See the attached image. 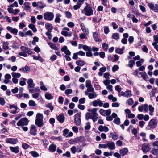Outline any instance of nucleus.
I'll use <instances>...</instances> for the list:
<instances>
[{"mask_svg":"<svg viewBox=\"0 0 158 158\" xmlns=\"http://www.w3.org/2000/svg\"><path fill=\"white\" fill-rule=\"evenodd\" d=\"M5 140L6 143L12 144H16L18 142L17 139L13 138H7Z\"/></svg>","mask_w":158,"mask_h":158,"instance_id":"obj_9","label":"nucleus"},{"mask_svg":"<svg viewBox=\"0 0 158 158\" xmlns=\"http://www.w3.org/2000/svg\"><path fill=\"white\" fill-rule=\"evenodd\" d=\"M87 89L86 91L85 92H87L89 93V92H94V89L92 85L91 86L89 87L88 88H87Z\"/></svg>","mask_w":158,"mask_h":158,"instance_id":"obj_50","label":"nucleus"},{"mask_svg":"<svg viewBox=\"0 0 158 158\" xmlns=\"http://www.w3.org/2000/svg\"><path fill=\"white\" fill-rule=\"evenodd\" d=\"M148 6L154 12H158V9L155 7L153 4L151 3H149L148 4Z\"/></svg>","mask_w":158,"mask_h":158,"instance_id":"obj_26","label":"nucleus"},{"mask_svg":"<svg viewBox=\"0 0 158 158\" xmlns=\"http://www.w3.org/2000/svg\"><path fill=\"white\" fill-rule=\"evenodd\" d=\"M92 104L94 106L96 107L98 105L99 106L101 107L102 106L103 103L102 101L98 99L92 102Z\"/></svg>","mask_w":158,"mask_h":158,"instance_id":"obj_10","label":"nucleus"},{"mask_svg":"<svg viewBox=\"0 0 158 158\" xmlns=\"http://www.w3.org/2000/svg\"><path fill=\"white\" fill-rule=\"evenodd\" d=\"M98 130L100 132H107L109 131V129L107 127L102 125H100L98 127Z\"/></svg>","mask_w":158,"mask_h":158,"instance_id":"obj_15","label":"nucleus"},{"mask_svg":"<svg viewBox=\"0 0 158 158\" xmlns=\"http://www.w3.org/2000/svg\"><path fill=\"white\" fill-rule=\"evenodd\" d=\"M151 152L152 154L154 155H158V149H152L151 151Z\"/></svg>","mask_w":158,"mask_h":158,"instance_id":"obj_41","label":"nucleus"},{"mask_svg":"<svg viewBox=\"0 0 158 158\" xmlns=\"http://www.w3.org/2000/svg\"><path fill=\"white\" fill-rule=\"evenodd\" d=\"M43 116L42 114L40 113H38L36 115L35 120H43Z\"/></svg>","mask_w":158,"mask_h":158,"instance_id":"obj_32","label":"nucleus"},{"mask_svg":"<svg viewBox=\"0 0 158 158\" xmlns=\"http://www.w3.org/2000/svg\"><path fill=\"white\" fill-rule=\"evenodd\" d=\"M152 145L154 147L158 148V141H156L153 142Z\"/></svg>","mask_w":158,"mask_h":158,"instance_id":"obj_64","label":"nucleus"},{"mask_svg":"<svg viewBox=\"0 0 158 158\" xmlns=\"http://www.w3.org/2000/svg\"><path fill=\"white\" fill-rule=\"evenodd\" d=\"M27 83L28 85V88H33L35 86V85L33 83L32 79L30 78L28 80Z\"/></svg>","mask_w":158,"mask_h":158,"instance_id":"obj_17","label":"nucleus"},{"mask_svg":"<svg viewBox=\"0 0 158 158\" xmlns=\"http://www.w3.org/2000/svg\"><path fill=\"white\" fill-rule=\"evenodd\" d=\"M145 124V122L143 121H139V125L140 127L142 128L143 127Z\"/></svg>","mask_w":158,"mask_h":158,"instance_id":"obj_57","label":"nucleus"},{"mask_svg":"<svg viewBox=\"0 0 158 158\" xmlns=\"http://www.w3.org/2000/svg\"><path fill=\"white\" fill-rule=\"evenodd\" d=\"M149 110L150 111L149 114L150 115H153V112L154 111V108L151 105L148 106Z\"/></svg>","mask_w":158,"mask_h":158,"instance_id":"obj_37","label":"nucleus"},{"mask_svg":"<svg viewBox=\"0 0 158 158\" xmlns=\"http://www.w3.org/2000/svg\"><path fill=\"white\" fill-rule=\"evenodd\" d=\"M28 104L31 107H35L36 105L35 101L33 100H30L29 101Z\"/></svg>","mask_w":158,"mask_h":158,"instance_id":"obj_45","label":"nucleus"},{"mask_svg":"<svg viewBox=\"0 0 158 158\" xmlns=\"http://www.w3.org/2000/svg\"><path fill=\"white\" fill-rule=\"evenodd\" d=\"M21 49L24 52H25L28 53L29 54L32 53V52L30 50V49L27 48L22 46L21 47Z\"/></svg>","mask_w":158,"mask_h":158,"instance_id":"obj_25","label":"nucleus"},{"mask_svg":"<svg viewBox=\"0 0 158 158\" xmlns=\"http://www.w3.org/2000/svg\"><path fill=\"white\" fill-rule=\"evenodd\" d=\"M92 92L88 93L87 92H85V94L88 95L89 98L90 99L95 98L97 96V94L94 92Z\"/></svg>","mask_w":158,"mask_h":158,"instance_id":"obj_11","label":"nucleus"},{"mask_svg":"<svg viewBox=\"0 0 158 158\" xmlns=\"http://www.w3.org/2000/svg\"><path fill=\"white\" fill-rule=\"evenodd\" d=\"M61 17V15L59 13H57L56 15V16L55 19V21L56 23H60V17Z\"/></svg>","mask_w":158,"mask_h":158,"instance_id":"obj_31","label":"nucleus"},{"mask_svg":"<svg viewBox=\"0 0 158 158\" xmlns=\"http://www.w3.org/2000/svg\"><path fill=\"white\" fill-rule=\"evenodd\" d=\"M45 27L48 29V31L52 32L53 29L52 25L50 23H46L45 24Z\"/></svg>","mask_w":158,"mask_h":158,"instance_id":"obj_30","label":"nucleus"},{"mask_svg":"<svg viewBox=\"0 0 158 158\" xmlns=\"http://www.w3.org/2000/svg\"><path fill=\"white\" fill-rule=\"evenodd\" d=\"M135 61L133 60H131L129 61L128 66L131 68H132L133 64H135Z\"/></svg>","mask_w":158,"mask_h":158,"instance_id":"obj_58","label":"nucleus"},{"mask_svg":"<svg viewBox=\"0 0 158 158\" xmlns=\"http://www.w3.org/2000/svg\"><path fill=\"white\" fill-rule=\"evenodd\" d=\"M140 74L141 75L142 78L145 80L147 81L148 79V77L145 72L140 73Z\"/></svg>","mask_w":158,"mask_h":158,"instance_id":"obj_43","label":"nucleus"},{"mask_svg":"<svg viewBox=\"0 0 158 158\" xmlns=\"http://www.w3.org/2000/svg\"><path fill=\"white\" fill-rule=\"evenodd\" d=\"M93 10L92 8L90 5L86 3V6L82 10L81 12L85 15L90 16L93 15Z\"/></svg>","mask_w":158,"mask_h":158,"instance_id":"obj_1","label":"nucleus"},{"mask_svg":"<svg viewBox=\"0 0 158 158\" xmlns=\"http://www.w3.org/2000/svg\"><path fill=\"white\" fill-rule=\"evenodd\" d=\"M118 95L119 97L122 96L127 98H129L132 96V94L131 91L127 90L125 92H121L118 94Z\"/></svg>","mask_w":158,"mask_h":158,"instance_id":"obj_7","label":"nucleus"},{"mask_svg":"<svg viewBox=\"0 0 158 158\" xmlns=\"http://www.w3.org/2000/svg\"><path fill=\"white\" fill-rule=\"evenodd\" d=\"M81 113H77L74 116V123L77 126H79L81 124V120L80 117Z\"/></svg>","mask_w":158,"mask_h":158,"instance_id":"obj_5","label":"nucleus"},{"mask_svg":"<svg viewBox=\"0 0 158 158\" xmlns=\"http://www.w3.org/2000/svg\"><path fill=\"white\" fill-rule=\"evenodd\" d=\"M30 3L29 2H25L24 3V6L25 9L26 10H29L31 9V7L29 6Z\"/></svg>","mask_w":158,"mask_h":158,"instance_id":"obj_44","label":"nucleus"},{"mask_svg":"<svg viewBox=\"0 0 158 158\" xmlns=\"http://www.w3.org/2000/svg\"><path fill=\"white\" fill-rule=\"evenodd\" d=\"M61 51L64 53L65 54L68 55H71V52L68 49L67 47L66 46H64L61 49Z\"/></svg>","mask_w":158,"mask_h":158,"instance_id":"obj_18","label":"nucleus"},{"mask_svg":"<svg viewBox=\"0 0 158 158\" xmlns=\"http://www.w3.org/2000/svg\"><path fill=\"white\" fill-rule=\"evenodd\" d=\"M29 121L26 118L20 119L17 123V125L20 126L23 125H27Z\"/></svg>","mask_w":158,"mask_h":158,"instance_id":"obj_4","label":"nucleus"},{"mask_svg":"<svg viewBox=\"0 0 158 158\" xmlns=\"http://www.w3.org/2000/svg\"><path fill=\"white\" fill-rule=\"evenodd\" d=\"M76 64L79 66H83L84 64V62L82 61H77L76 62Z\"/></svg>","mask_w":158,"mask_h":158,"instance_id":"obj_54","label":"nucleus"},{"mask_svg":"<svg viewBox=\"0 0 158 158\" xmlns=\"http://www.w3.org/2000/svg\"><path fill=\"white\" fill-rule=\"evenodd\" d=\"M11 74L12 77L15 78H19L21 76V74L19 73L12 72Z\"/></svg>","mask_w":158,"mask_h":158,"instance_id":"obj_40","label":"nucleus"},{"mask_svg":"<svg viewBox=\"0 0 158 158\" xmlns=\"http://www.w3.org/2000/svg\"><path fill=\"white\" fill-rule=\"evenodd\" d=\"M98 108H93L91 109V118L93 122H96L98 119V114L97 113Z\"/></svg>","mask_w":158,"mask_h":158,"instance_id":"obj_2","label":"nucleus"},{"mask_svg":"<svg viewBox=\"0 0 158 158\" xmlns=\"http://www.w3.org/2000/svg\"><path fill=\"white\" fill-rule=\"evenodd\" d=\"M128 150L126 148H125L123 149L120 150L119 152L120 154L122 156H124L127 154L128 152Z\"/></svg>","mask_w":158,"mask_h":158,"instance_id":"obj_21","label":"nucleus"},{"mask_svg":"<svg viewBox=\"0 0 158 158\" xmlns=\"http://www.w3.org/2000/svg\"><path fill=\"white\" fill-rule=\"evenodd\" d=\"M29 91L31 93H34L35 92H40V90L36 88H29Z\"/></svg>","mask_w":158,"mask_h":158,"instance_id":"obj_36","label":"nucleus"},{"mask_svg":"<svg viewBox=\"0 0 158 158\" xmlns=\"http://www.w3.org/2000/svg\"><path fill=\"white\" fill-rule=\"evenodd\" d=\"M99 148H107V144H99Z\"/></svg>","mask_w":158,"mask_h":158,"instance_id":"obj_61","label":"nucleus"},{"mask_svg":"<svg viewBox=\"0 0 158 158\" xmlns=\"http://www.w3.org/2000/svg\"><path fill=\"white\" fill-rule=\"evenodd\" d=\"M28 27L30 29H31L35 33L37 32V29L34 24L32 23L28 25Z\"/></svg>","mask_w":158,"mask_h":158,"instance_id":"obj_28","label":"nucleus"},{"mask_svg":"<svg viewBox=\"0 0 158 158\" xmlns=\"http://www.w3.org/2000/svg\"><path fill=\"white\" fill-rule=\"evenodd\" d=\"M38 7L40 9H42L46 6V5L42 2H38Z\"/></svg>","mask_w":158,"mask_h":158,"instance_id":"obj_39","label":"nucleus"},{"mask_svg":"<svg viewBox=\"0 0 158 158\" xmlns=\"http://www.w3.org/2000/svg\"><path fill=\"white\" fill-rule=\"evenodd\" d=\"M112 38L115 40H118L119 38V35L118 33H114L112 35Z\"/></svg>","mask_w":158,"mask_h":158,"instance_id":"obj_42","label":"nucleus"},{"mask_svg":"<svg viewBox=\"0 0 158 158\" xmlns=\"http://www.w3.org/2000/svg\"><path fill=\"white\" fill-rule=\"evenodd\" d=\"M26 79L24 78H21L19 81V84L21 86H24L26 84Z\"/></svg>","mask_w":158,"mask_h":158,"instance_id":"obj_38","label":"nucleus"},{"mask_svg":"<svg viewBox=\"0 0 158 158\" xmlns=\"http://www.w3.org/2000/svg\"><path fill=\"white\" fill-rule=\"evenodd\" d=\"M83 49L85 51H91V47L88 46L87 45H84Z\"/></svg>","mask_w":158,"mask_h":158,"instance_id":"obj_52","label":"nucleus"},{"mask_svg":"<svg viewBox=\"0 0 158 158\" xmlns=\"http://www.w3.org/2000/svg\"><path fill=\"white\" fill-rule=\"evenodd\" d=\"M35 123L39 127H41L44 125L43 120H35Z\"/></svg>","mask_w":158,"mask_h":158,"instance_id":"obj_33","label":"nucleus"},{"mask_svg":"<svg viewBox=\"0 0 158 158\" xmlns=\"http://www.w3.org/2000/svg\"><path fill=\"white\" fill-rule=\"evenodd\" d=\"M6 29L9 32L15 35H16L18 31L17 29L15 28H13L10 26L7 27Z\"/></svg>","mask_w":158,"mask_h":158,"instance_id":"obj_14","label":"nucleus"},{"mask_svg":"<svg viewBox=\"0 0 158 158\" xmlns=\"http://www.w3.org/2000/svg\"><path fill=\"white\" fill-rule=\"evenodd\" d=\"M56 149V146L54 144H52L49 147V150L52 152H55Z\"/></svg>","mask_w":158,"mask_h":158,"instance_id":"obj_34","label":"nucleus"},{"mask_svg":"<svg viewBox=\"0 0 158 158\" xmlns=\"http://www.w3.org/2000/svg\"><path fill=\"white\" fill-rule=\"evenodd\" d=\"M91 128L90 123L88 122L86 123V125L85 127V128L86 130H89Z\"/></svg>","mask_w":158,"mask_h":158,"instance_id":"obj_59","label":"nucleus"},{"mask_svg":"<svg viewBox=\"0 0 158 158\" xmlns=\"http://www.w3.org/2000/svg\"><path fill=\"white\" fill-rule=\"evenodd\" d=\"M110 137L112 138L114 140H115L118 139V136L117 134L114 132L111 133L110 134Z\"/></svg>","mask_w":158,"mask_h":158,"instance_id":"obj_22","label":"nucleus"},{"mask_svg":"<svg viewBox=\"0 0 158 158\" xmlns=\"http://www.w3.org/2000/svg\"><path fill=\"white\" fill-rule=\"evenodd\" d=\"M57 120L60 123H63L64 121L65 117L62 114H60L57 116Z\"/></svg>","mask_w":158,"mask_h":158,"instance_id":"obj_24","label":"nucleus"},{"mask_svg":"<svg viewBox=\"0 0 158 158\" xmlns=\"http://www.w3.org/2000/svg\"><path fill=\"white\" fill-rule=\"evenodd\" d=\"M37 132V130L36 127L34 125H31L30 131V133L32 135H36Z\"/></svg>","mask_w":158,"mask_h":158,"instance_id":"obj_12","label":"nucleus"},{"mask_svg":"<svg viewBox=\"0 0 158 158\" xmlns=\"http://www.w3.org/2000/svg\"><path fill=\"white\" fill-rule=\"evenodd\" d=\"M113 122L116 124L119 125L120 123V119L118 117H117L114 119Z\"/></svg>","mask_w":158,"mask_h":158,"instance_id":"obj_53","label":"nucleus"},{"mask_svg":"<svg viewBox=\"0 0 158 158\" xmlns=\"http://www.w3.org/2000/svg\"><path fill=\"white\" fill-rule=\"evenodd\" d=\"M157 125V122L155 119H152L151 120L149 123L148 126L151 128L154 129L156 127Z\"/></svg>","mask_w":158,"mask_h":158,"instance_id":"obj_8","label":"nucleus"},{"mask_svg":"<svg viewBox=\"0 0 158 158\" xmlns=\"http://www.w3.org/2000/svg\"><path fill=\"white\" fill-rule=\"evenodd\" d=\"M44 17L45 20L52 21L53 19L54 15L52 12H47L44 14Z\"/></svg>","mask_w":158,"mask_h":158,"instance_id":"obj_3","label":"nucleus"},{"mask_svg":"<svg viewBox=\"0 0 158 158\" xmlns=\"http://www.w3.org/2000/svg\"><path fill=\"white\" fill-rule=\"evenodd\" d=\"M134 103V101L132 98H129L126 102V103L129 105H132Z\"/></svg>","mask_w":158,"mask_h":158,"instance_id":"obj_47","label":"nucleus"},{"mask_svg":"<svg viewBox=\"0 0 158 158\" xmlns=\"http://www.w3.org/2000/svg\"><path fill=\"white\" fill-rule=\"evenodd\" d=\"M102 46L104 51H106L108 48V44L105 43L102 44Z\"/></svg>","mask_w":158,"mask_h":158,"instance_id":"obj_55","label":"nucleus"},{"mask_svg":"<svg viewBox=\"0 0 158 158\" xmlns=\"http://www.w3.org/2000/svg\"><path fill=\"white\" fill-rule=\"evenodd\" d=\"M119 67L118 65H115L113 66L112 68V71L113 72H115L118 69Z\"/></svg>","mask_w":158,"mask_h":158,"instance_id":"obj_62","label":"nucleus"},{"mask_svg":"<svg viewBox=\"0 0 158 158\" xmlns=\"http://www.w3.org/2000/svg\"><path fill=\"white\" fill-rule=\"evenodd\" d=\"M37 92V93L34 94H32V97L33 98H35V99H37L38 98V97L39 96V94L40 92Z\"/></svg>","mask_w":158,"mask_h":158,"instance_id":"obj_60","label":"nucleus"},{"mask_svg":"<svg viewBox=\"0 0 158 158\" xmlns=\"http://www.w3.org/2000/svg\"><path fill=\"white\" fill-rule=\"evenodd\" d=\"M93 37L94 40L96 42H101L102 40L99 37V35L97 32H93Z\"/></svg>","mask_w":158,"mask_h":158,"instance_id":"obj_13","label":"nucleus"},{"mask_svg":"<svg viewBox=\"0 0 158 158\" xmlns=\"http://www.w3.org/2000/svg\"><path fill=\"white\" fill-rule=\"evenodd\" d=\"M30 153L34 157H37L39 156L38 153L35 152L31 151Z\"/></svg>","mask_w":158,"mask_h":158,"instance_id":"obj_51","label":"nucleus"},{"mask_svg":"<svg viewBox=\"0 0 158 158\" xmlns=\"http://www.w3.org/2000/svg\"><path fill=\"white\" fill-rule=\"evenodd\" d=\"M45 98L48 100L51 99L53 98V96L50 94L46 93L45 94Z\"/></svg>","mask_w":158,"mask_h":158,"instance_id":"obj_49","label":"nucleus"},{"mask_svg":"<svg viewBox=\"0 0 158 158\" xmlns=\"http://www.w3.org/2000/svg\"><path fill=\"white\" fill-rule=\"evenodd\" d=\"M149 147L145 144H143L142 145V150L143 152L145 153H146L149 151L150 150Z\"/></svg>","mask_w":158,"mask_h":158,"instance_id":"obj_19","label":"nucleus"},{"mask_svg":"<svg viewBox=\"0 0 158 158\" xmlns=\"http://www.w3.org/2000/svg\"><path fill=\"white\" fill-rule=\"evenodd\" d=\"M10 149L12 152L15 153H17L19 152V148L18 146L10 147Z\"/></svg>","mask_w":158,"mask_h":158,"instance_id":"obj_23","label":"nucleus"},{"mask_svg":"<svg viewBox=\"0 0 158 158\" xmlns=\"http://www.w3.org/2000/svg\"><path fill=\"white\" fill-rule=\"evenodd\" d=\"M9 43L7 41L4 42L2 43L3 48L4 50H8L9 48L8 46Z\"/></svg>","mask_w":158,"mask_h":158,"instance_id":"obj_29","label":"nucleus"},{"mask_svg":"<svg viewBox=\"0 0 158 158\" xmlns=\"http://www.w3.org/2000/svg\"><path fill=\"white\" fill-rule=\"evenodd\" d=\"M91 113L88 112L86 113L85 114V119L86 120H88L89 119H91Z\"/></svg>","mask_w":158,"mask_h":158,"instance_id":"obj_56","label":"nucleus"},{"mask_svg":"<svg viewBox=\"0 0 158 158\" xmlns=\"http://www.w3.org/2000/svg\"><path fill=\"white\" fill-rule=\"evenodd\" d=\"M92 85L90 80H87L85 82V86L87 88H88L89 87L91 86Z\"/></svg>","mask_w":158,"mask_h":158,"instance_id":"obj_48","label":"nucleus"},{"mask_svg":"<svg viewBox=\"0 0 158 158\" xmlns=\"http://www.w3.org/2000/svg\"><path fill=\"white\" fill-rule=\"evenodd\" d=\"M45 106L47 108L50 109L51 112L54 109V107L50 103L46 105Z\"/></svg>","mask_w":158,"mask_h":158,"instance_id":"obj_46","label":"nucleus"},{"mask_svg":"<svg viewBox=\"0 0 158 158\" xmlns=\"http://www.w3.org/2000/svg\"><path fill=\"white\" fill-rule=\"evenodd\" d=\"M107 148L110 150H114L115 148V143L113 142H110L107 143Z\"/></svg>","mask_w":158,"mask_h":158,"instance_id":"obj_16","label":"nucleus"},{"mask_svg":"<svg viewBox=\"0 0 158 158\" xmlns=\"http://www.w3.org/2000/svg\"><path fill=\"white\" fill-rule=\"evenodd\" d=\"M30 70L29 67L28 66H25L24 67L20 68L19 69V71H21L25 73H27Z\"/></svg>","mask_w":158,"mask_h":158,"instance_id":"obj_20","label":"nucleus"},{"mask_svg":"<svg viewBox=\"0 0 158 158\" xmlns=\"http://www.w3.org/2000/svg\"><path fill=\"white\" fill-rule=\"evenodd\" d=\"M137 118L139 120H142L143 119L144 117V115L143 114H139L137 115Z\"/></svg>","mask_w":158,"mask_h":158,"instance_id":"obj_63","label":"nucleus"},{"mask_svg":"<svg viewBox=\"0 0 158 158\" xmlns=\"http://www.w3.org/2000/svg\"><path fill=\"white\" fill-rule=\"evenodd\" d=\"M81 28L83 32L85 34L88 35L89 33V31L88 29H86L84 26L81 25Z\"/></svg>","mask_w":158,"mask_h":158,"instance_id":"obj_35","label":"nucleus"},{"mask_svg":"<svg viewBox=\"0 0 158 158\" xmlns=\"http://www.w3.org/2000/svg\"><path fill=\"white\" fill-rule=\"evenodd\" d=\"M99 112L100 114L103 116H109L111 114V110L110 109L106 110L103 109H100Z\"/></svg>","mask_w":158,"mask_h":158,"instance_id":"obj_6","label":"nucleus"},{"mask_svg":"<svg viewBox=\"0 0 158 158\" xmlns=\"http://www.w3.org/2000/svg\"><path fill=\"white\" fill-rule=\"evenodd\" d=\"M33 59L35 60H38L41 62H43L44 60L40 56L33 55L32 56Z\"/></svg>","mask_w":158,"mask_h":158,"instance_id":"obj_27","label":"nucleus"}]
</instances>
